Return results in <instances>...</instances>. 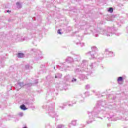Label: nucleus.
<instances>
[{
  "label": "nucleus",
  "mask_w": 128,
  "mask_h": 128,
  "mask_svg": "<svg viewBox=\"0 0 128 128\" xmlns=\"http://www.w3.org/2000/svg\"><path fill=\"white\" fill-rule=\"evenodd\" d=\"M92 50H96V48L94 46L92 47Z\"/></svg>",
  "instance_id": "f8f14e48"
},
{
  "label": "nucleus",
  "mask_w": 128,
  "mask_h": 128,
  "mask_svg": "<svg viewBox=\"0 0 128 128\" xmlns=\"http://www.w3.org/2000/svg\"><path fill=\"white\" fill-rule=\"evenodd\" d=\"M21 110H28L26 107V106L24 104H22L20 106Z\"/></svg>",
  "instance_id": "7ed1b4c3"
},
{
  "label": "nucleus",
  "mask_w": 128,
  "mask_h": 128,
  "mask_svg": "<svg viewBox=\"0 0 128 128\" xmlns=\"http://www.w3.org/2000/svg\"><path fill=\"white\" fill-rule=\"evenodd\" d=\"M24 82H18L17 84V86L18 87V89L20 90V88H22V86H24Z\"/></svg>",
  "instance_id": "f257e3e1"
},
{
  "label": "nucleus",
  "mask_w": 128,
  "mask_h": 128,
  "mask_svg": "<svg viewBox=\"0 0 128 128\" xmlns=\"http://www.w3.org/2000/svg\"><path fill=\"white\" fill-rule=\"evenodd\" d=\"M123 80L122 77H118V84H122V82Z\"/></svg>",
  "instance_id": "f03ea898"
},
{
  "label": "nucleus",
  "mask_w": 128,
  "mask_h": 128,
  "mask_svg": "<svg viewBox=\"0 0 128 128\" xmlns=\"http://www.w3.org/2000/svg\"><path fill=\"white\" fill-rule=\"evenodd\" d=\"M72 125L76 126V120L72 121Z\"/></svg>",
  "instance_id": "1a4fd4ad"
},
{
  "label": "nucleus",
  "mask_w": 128,
  "mask_h": 128,
  "mask_svg": "<svg viewBox=\"0 0 128 128\" xmlns=\"http://www.w3.org/2000/svg\"><path fill=\"white\" fill-rule=\"evenodd\" d=\"M7 12H10V10H8V11H7Z\"/></svg>",
  "instance_id": "aec40b11"
},
{
  "label": "nucleus",
  "mask_w": 128,
  "mask_h": 128,
  "mask_svg": "<svg viewBox=\"0 0 128 128\" xmlns=\"http://www.w3.org/2000/svg\"><path fill=\"white\" fill-rule=\"evenodd\" d=\"M58 34H62V32H60V30H58Z\"/></svg>",
  "instance_id": "ddd939ff"
},
{
  "label": "nucleus",
  "mask_w": 128,
  "mask_h": 128,
  "mask_svg": "<svg viewBox=\"0 0 128 128\" xmlns=\"http://www.w3.org/2000/svg\"><path fill=\"white\" fill-rule=\"evenodd\" d=\"M58 128H64V125H58L57 126Z\"/></svg>",
  "instance_id": "6e6552de"
},
{
  "label": "nucleus",
  "mask_w": 128,
  "mask_h": 128,
  "mask_svg": "<svg viewBox=\"0 0 128 128\" xmlns=\"http://www.w3.org/2000/svg\"><path fill=\"white\" fill-rule=\"evenodd\" d=\"M16 4L18 8H22V4L20 2H18Z\"/></svg>",
  "instance_id": "39448f33"
},
{
  "label": "nucleus",
  "mask_w": 128,
  "mask_h": 128,
  "mask_svg": "<svg viewBox=\"0 0 128 128\" xmlns=\"http://www.w3.org/2000/svg\"><path fill=\"white\" fill-rule=\"evenodd\" d=\"M40 58H42V56H41V57H40Z\"/></svg>",
  "instance_id": "4be33fe9"
},
{
  "label": "nucleus",
  "mask_w": 128,
  "mask_h": 128,
  "mask_svg": "<svg viewBox=\"0 0 128 128\" xmlns=\"http://www.w3.org/2000/svg\"><path fill=\"white\" fill-rule=\"evenodd\" d=\"M114 56V55H112L111 56Z\"/></svg>",
  "instance_id": "412c9836"
},
{
  "label": "nucleus",
  "mask_w": 128,
  "mask_h": 128,
  "mask_svg": "<svg viewBox=\"0 0 128 128\" xmlns=\"http://www.w3.org/2000/svg\"><path fill=\"white\" fill-rule=\"evenodd\" d=\"M24 54L22 53H18V58H24Z\"/></svg>",
  "instance_id": "20e7f679"
},
{
  "label": "nucleus",
  "mask_w": 128,
  "mask_h": 128,
  "mask_svg": "<svg viewBox=\"0 0 128 128\" xmlns=\"http://www.w3.org/2000/svg\"><path fill=\"white\" fill-rule=\"evenodd\" d=\"M88 87H89L88 86H86V88H88Z\"/></svg>",
  "instance_id": "6ab92c4d"
},
{
  "label": "nucleus",
  "mask_w": 128,
  "mask_h": 128,
  "mask_svg": "<svg viewBox=\"0 0 128 128\" xmlns=\"http://www.w3.org/2000/svg\"><path fill=\"white\" fill-rule=\"evenodd\" d=\"M109 54H110H110H112V52H110Z\"/></svg>",
  "instance_id": "dca6fc26"
},
{
  "label": "nucleus",
  "mask_w": 128,
  "mask_h": 128,
  "mask_svg": "<svg viewBox=\"0 0 128 128\" xmlns=\"http://www.w3.org/2000/svg\"><path fill=\"white\" fill-rule=\"evenodd\" d=\"M107 36H112V34H107Z\"/></svg>",
  "instance_id": "f3484780"
},
{
  "label": "nucleus",
  "mask_w": 128,
  "mask_h": 128,
  "mask_svg": "<svg viewBox=\"0 0 128 128\" xmlns=\"http://www.w3.org/2000/svg\"><path fill=\"white\" fill-rule=\"evenodd\" d=\"M18 116H24V113H22V112H20V113L18 114Z\"/></svg>",
  "instance_id": "9d476101"
},
{
  "label": "nucleus",
  "mask_w": 128,
  "mask_h": 128,
  "mask_svg": "<svg viewBox=\"0 0 128 128\" xmlns=\"http://www.w3.org/2000/svg\"><path fill=\"white\" fill-rule=\"evenodd\" d=\"M108 12H114V10L112 9V8H109Z\"/></svg>",
  "instance_id": "0eeeda50"
},
{
  "label": "nucleus",
  "mask_w": 128,
  "mask_h": 128,
  "mask_svg": "<svg viewBox=\"0 0 128 128\" xmlns=\"http://www.w3.org/2000/svg\"><path fill=\"white\" fill-rule=\"evenodd\" d=\"M72 82H76V79H72Z\"/></svg>",
  "instance_id": "2eb2a0df"
},
{
  "label": "nucleus",
  "mask_w": 128,
  "mask_h": 128,
  "mask_svg": "<svg viewBox=\"0 0 128 128\" xmlns=\"http://www.w3.org/2000/svg\"><path fill=\"white\" fill-rule=\"evenodd\" d=\"M20 38H22V37H20V36H18V38L16 39L17 42H20V40H22Z\"/></svg>",
  "instance_id": "423d86ee"
},
{
  "label": "nucleus",
  "mask_w": 128,
  "mask_h": 128,
  "mask_svg": "<svg viewBox=\"0 0 128 128\" xmlns=\"http://www.w3.org/2000/svg\"><path fill=\"white\" fill-rule=\"evenodd\" d=\"M25 68H26V70H28V68H30V66L29 65H26L25 66Z\"/></svg>",
  "instance_id": "9b49d317"
},
{
  "label": "nucleus",
  "mask_w": 128,
  "mask_h": 128,
  "mask_svg": "<svg viewBox=\"0 0 128 128\" xmlns=\"http://www.w3.org/2000/svg\"><path fill=\"white\" fill-rule=\"evenodd\" d=\"M72 58H68V60L69 62H72Z\"/></svg>",
  "instance_id": "4468645a"
},
{
  "label": "nucleus",
  "mask_w": 128,
  "mask_h": 128,
  "mask_svg": "<svg viewBox=\"0 0 128 128\" xmlns=\"http://www.w3.org/2000/svg\"><path fill=\"white\" fill-rule=\"evenodd\" d=\"M38 80H36V84H38Z\"/></svg>",
  "instance_id": "a211bd4d"
}]
</instances>
